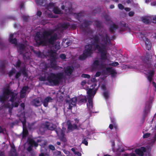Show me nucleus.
I'll use <instances>...</instances> for the list:
<instances>
[{
	"label": "nucleus",
	"instance_id": "nucleus-1",
	"mask_svg": "<svg viewBox=\"0 0 156 156\" xmlns=\"http://www.w3.org/2000/svg\"><path fill=\"white\" fill-rule=\"evenodd\" d=\"M58 35L54 33L52 29L49 30H44L41 33H37L35 36V40L38 46H44L46 44L47 41L50 44L52 45L53 49L56 50V51L60 48L59 44H56L54 45L55 42L57 39Z\"/></svg>",
	"mask_w": 156,
	"mask_h": 156
},
{
	"label": "nucleus",
	"instance_id": "nucleus-2",
	"mask_svg": "<svg viewBox=\"0 0 156 156\" xmlns=\"http://www.w3.org/2000/svg\"><path fill=\"white\" fill-rule=\"evenodd\" d=\"M63 77V73L58 72L56 73H51L48 74L47 79L45 76H41L39 78L40 81H45L47 80L52 85H59Z\"/></svg>",
	"mask_w": 156,
	"mask_h": 156
},
{
	"label": "nucleus",
	"instance_id": "nucleus-3",
	"mask_svg": "<svg viewBox=\"0 0 156 156\" xmlns=\"http://www.w3.org/2000/svg\"><path fill=\"white\" fill-rule=\"evenodd\" d=\"M92 46L90 44H88L85 46V48L83 54L80 55L79 58L81 60L86 59L88 56H90L93 53Z\"/></svg>",
	"mask_w": 156,
	"mask_h": 156
},
{
	"label": "nucleus",
	"instance_id": "nucleus-4",
	"mask_svg": "<svg viewBox=\"0 0 156 156\" xmlns=\"http://www.w3.org/2000/svg\"><path fill=\"white\" fill-rule=\"evenodd\" d=\"M10 93L8 88H5L3 91V94L0 96V101L4 103L9 98V95Z\"/></svg>",
	"mask_w": 156,
	"mask_h": 156
},
{
	"label": "nucleus",
	"instance_id": "nucleus-5",
	"mask_svg": "<svg viewBox=\"0 0 156 156\" xmlns=\"http://www.w3.org/2000/svg\"><path fill=\"white\" fill-rule=\"evenodd\" d=\"M92 39L93 40V45L95 46L97 50H101V48L102 47L103 45L104 44H101L100 45L99 44L100 40L99 37L97 35H95L93 37Z\"/></svg>",
	"mask_w": 156,
	"mask_h": 156
},
{
	"label": "nucleus",
	"instance_id": "nucleus-6",
	"mask_svg": "<svg viewBox=\"0 0 156 156\" xmlns=\"http://www.w3.org/2000/svg\"><path fill=\"white\" fill-rule=\"evenodd\" d=\"M57 59H50L49 65L48 67V68H51L54 70H57L62 69L57 65L56 63Z\"/></svg>",
	"mask_w": 156,
	"mask_h": 156
},
{
	"label": "nucleus",
	"instance_id": "nucleus-7",
	"mask_svg": "<svg viewBox=\"0 0 156 156\" xmlns=\"http://www.w3.org/2000/svg\"><path fill=\"white\" fill-rule=\"evenodd\" d=\"M106 48L105 45H103L102 47L101 48V50H97L98 51L101 53L100 59L102 60H106L107 59V53Z\"/></svg>",
	"mask_w": 156,
	"mask_h": 156
},
{
	"label": "nucleus",
	"instance_id": "nucleus-8",
	"mask_svg": "<svg viewBox=\"0 0 156 156\" xmlns=\"http://www.w3.org/2000/svg\"><path fill=\"white\" fill-rule=\"evenodd\" d=\"M101 37L102 38L101 41L102 43L101 44H104L105 45V48H106V45L108 43L110 42V40L108 34L106 33H103L101 34Z\"/></svg>",
	"mask_w": 156,
	"mask_h": 156
},
{
	"label": "nucleus",
	"instance_id": "nucleus-9",
	"mask_svg": "<svg viewBox=\"0 0 156 156\" xmlns=\"http://www.w3.org/2000/svg\"><path fill=\"white\" fill-rule=\"evenodd\" d=\"M18 50L20 54L23 55V57H24L26 56V54L27 53L26 51V46L23 44H19Z\"/></svg>",
	"mask_w": 156,
	"mask_h": 156
},
{
	"label": "nucleus",
	"instance_id": "nucleus-10",
	"mask_svg": "<svg viewBox=\"0 0 156 156\" xmlns=\"http://www.w3.org/2000/svg\"><path fill=\"white\" fill-rule=\"evenodd\" d=\"M91 23L92 22L91 21H88L86 19L83 20V23L81 24V26L83 32L85 33L86 32V30L85 28H87L89 26Z\"/></svg>",
	"mask_w": 156,
	"mask_h": 156
},
{
	"label": "nucleus",
	"instance_id": "nucleus-11",
	"mask_svg": "<svg viewBox=\"0 0 156 156\" xmlns=\"http://www.w3.org/2000/svg\"><path fill=\"white\" fill-rule=\"evenodd\" d=\"M135 152L139 156H144V153L146 151L145 147H140V148L136 149Z\"/></svg>",
	"mask_w": 156,
	"mask_h": 156
},
{
	"label": "nucleus",
	"instance_id": "nucleus-12",
	"mask_svg": "<svg viewBox=\"0 0 156 156\" xmlns=\"http://www.w3.org/2000/svg\"><path fill=\"white\" fill-rule=\"evenodd\" d=\"M53 100V99L50 96H48L42 101V103L44 107H47L48 106V103L52 102Z\"/></svg>",
	"mask_w": 156,
	"mask_h": 156
},
{
	"label": "nucleus",
	"instance_id": "nucleus-13",
	"mask_svg": "<svg viewBox=\"0 0 156 156\" xmlns=\"http://www.w3.org/2000/svg\"><path fill=\"white\" fill-rule=\"evenodd\" d=\"M41 98L38 97L34 99L32 101L33 105L35 107L41 106L42 104V101Z\"/></svg>",
	"mask_w": 156,
	"mask_h": 156
},
{
	"label": "nucleus",
	"instance_id": "nucleus-14",
	"mask_svg": "<svg viewBox=\"0 0 156 156\" xmlns=\"http://www.w3.org/2000/svg\"><path fill=\"white\" fill-rule=\"evenodd\" d=\"M74 69V67L72 66H67L64 70V72L67 76H69L71 75Z\"/></svg>",
	"mask_w": 156,
	"mask_h": 156
},
{
	"label": "nucleus",
	"instance_id": "nucleus-15",
	"mask_svg": "<svg viewBox=\"0 0 156 156\" xmlns=\"http://www.w3.org/2000/svg\"><path fill=\"white\" fill-rule=\"evenodd\" d=\"M144 43L145 45V48L146 49L149 50L151 49V44L150 41L146 37L143 38Z\"/></svg>",
	"mask_w": 156,
	"mask_h": 156
},
{
	"label": "nucleus",
	"instance_id": "nucleus-16",
	"mask_svg": "<svg viewBox=\"0 0 156 156\" xmlns=\"http://www.w3.org/2000/svg\"><path fill=\"white\" fill-rule=\"evenodd\" d=\"M38 145L41 146H45L47 145L48 142L46 140H44L43 138H40L37 139Z\"/></svg>",
	"mask_w": 156,
	"mask_h": 156
},
{
	"label": "nucleus",
	"instance_id": "nucleus-17",
	"mask_svg": "<svg viewBox=\"0 0 156 156\" xmlns=\"http://www.w3.org/2000/svg\"><path fill=\"white\" fill-rule=\"evenodd\" d=\"M27 142L29 146H37L38 145L37 140L36 141L33 139L28 138Z\"/></svg>",
	"mask_w": 156,
	"mask_h": 156
},
{
	"label": "nucleus",
	"instance_id": "nucleus-18",
	"mask_svg": "<svg viewBox=\"0 0 156 156\" xmlns=\"http://www.w3.org/2000/svg\"><path fill=\"white\" fill-rule=\"evenodd\" d=\"M56 50H52L51 49L48 51V54L51 57L50 59H57Z\"/></svg>",
	"mask_w": 156,
	"mask_h": 156
},
{
	"label": "nucleus",
	"instance_id": "nucleus-19",
	"mask_svg": "<svg viewBox=\"0 0 156 156\" xmlns=\"http://www.w3.org/2000/svg\"><path fill=\"white\" fill-rule=\"evenodd\" d=\"M118 26L116 25L115 23H113L110 26L109 30L111 34H113L114 32V30L118 29Z\"/></svg>",
	"mask_w": 156,
	"mask_h": 156
},
{
	"label": "nucleus",
	"instance_id": "nucleus-20",
	"mask_svg": "<svg viewBox=\"0 0 156 156\" xmlns=\"http://www.w3.org/2000/svg\"><path fill=\"white\" fill-rule=\"evenodd\" d=\"M66 130V129L65 128V130H61L60 132H58L56 131L57 134L59 136L60 135V138L61 139H62L63 140L65 141L66 139L64 137L65 131Z\"/></svg>",
	"mask_w": 156,
	"mask_h": 156
},
{
	"label": "nucleus",
	"instance_id": "nucleus-21",
	"mask_svg": "<svg viewBox=\"0 0 156 156\" xmlns=\"http://www.w3.org/2000/svg\"><path fill=\"white\" fill-rule=\"evenodd\" d=\"M77 128V125L76 124H73L72 125L70 122H69L68 125L67 130H73L76 129Z\"/></svg>",
	"mask_w": 156,
	"mask_h": 156
},
{
	"label": "nucleus",
	"instance_id": "nucleus-22",
	"mask_svg": "<svg viewBox=\"0 0 156 156\" xmlns=\"http://www.w3.org/2000/svg\"><path fill=\"white\" fill-rule=\"evenodd\" d=\"M13 35L12 34H10L9 39V41L10 43L16 45L17 44V40L16 38H13Z\"/></svg>",
	"mask_w": 156,
	"mask_h": 156
},
{
	"label": "nucleus",
	"instance_id": "nucleus-23",
	"mask_svg": "<svg viewBox=\"0 0 156 156\" xmlns=\"http://www.w3.org/2000/svg\"><path fill=\"white\" fill-rule=\"evenodd\" d=\"M106 71L110 73L112 76H114L116 74L115 70L111 67H107L106 68Z\"/></svg>",
	"mask_w": 156,
	"mask_h": 156
},
{
	"label": "nucleus",
	"instance_id": "nucleus-24",
	"mask_svg": "<svg viewBox=\"0 0 156 156\" xmlns=\"http://www.w3.org/2000/svg\"><path fill=\"white\" fill-rule=\"evenodd\" d=\"M106 71L110 73L112 76H114L116 74L115 70L111 67H107L106 68Z\"/></svg>",
	"mask_w": 156,
	"mask_h": 156
},
{
	"label": "nucleus",
	"instance_id": "nucleus-25",
	"mask_svg": "<svg viewBox=\"0 0 156 156\" xmlns=\"http://www.w3.org/2000/svg\"><path fill=\"white\" fill-rule=\"evenodd\" d=\"M96 90H93L92 89H89L87 91L88 94L87 97H93L96 93Z\"/></svg>",
	"mask_w": 156,
	"mask_h": 156
},
{
	"label": "nucleus",
	"instance_id": "nucleus-26",
	"mask_svg": "<svg viewBox=\"0 0 156 156\" xmlns=\"http://www.w3.org/2000/svg\"><path fill=\"white\" fill-rule=\"evenodd\" d=\"M9 91L10 92L9 93V95H10V96L11 97V98L10 99L9 101L12 103H13L14 102L15 99H16L15 98V97L16 96L17 94L16 93H14L13 91H11L9 89Z\"/></svg>",
	"mask_w": 156,
	"mask_h": 156
},
{
	"label": "nucleus",
	"instance_id": "nucleus-27",
	"mask_svg": "<svg viewBox=\"0 0 156 156\" xmlns=\"http://www.w3.org/2000/svg\"><path fill=\"white\" fill-rule=\"evenodd\" d=\"M16 147H11L9 156H17Z\"/></svg>",
	"mask_w": 156,
	"mask_h": 156
},
{
	"label": "nucleus",
	"instance_id": "nucleus-28",
	"mask_svg": "<svg viewBox=\"0 0 156 156\" xmlns=\"http://www.w3.org/2000/svg\"><path fill=\"white\" fill-rule=\"evenodd\" d=\"M76 98H73L70 99L69 100H66V103H70L73 106H76Z\"/></svg>",
	"mask_w": 156,
	"mask_h": 156
},
{
	"label": "nucleus",
	"instance_id": "nucleus-29",
	"mask_svg": "<svg viewBox=\"0 0 156 156\" xmlns=\"http://www.w3.org/2000/svg\"><path fill=\"white\" fill-rule=\"evenodd\" d=\"M20 120L22 122L23 126L25 127L26 126V117L25 115L22 116H20L19 118Z\"/></svg>",
	"mask_w": 156,
	"mask_h": 156
},
{
	"label": "nucleus",
	"instance_id": "nucleus-30",
	"mask_svg": "<svg viewBox=\"0 0 156 156\" xmlns=\"http://www.w3.org/2000/svg\"><path fill=\"white\" fill-rule=\"evenodd\" d=\"M35 1L37 5L44 6L45 5L44 3L46 2V0H35Z\"/></svg>",
	"mask_w": 156,
	"mask_h": 156
},
{
	"label": "nucleus",
	"instance_id": "nucleus-31",
	"mask_svg": "<svg viewBox=\"0 0 156 156\" xmlns=\"http://www.w3.org/2000/svg\"><path fill=\"white\" fill-rule=\"evenodd\" d=\"M123 147H119L117 149L115 152L117 155H120L121 152H122L124 151L125 149Z\"/></svg>",
	"mask_w": 156,
	"mask_h": 156
},
{
	"label": "nucleus",
	"instance_id": "nucleus-32",
	"mask_svg": "<svg viewBox=\"0 0 156 156\" xmlns=\"http://www.w3.org/2000/svg\"><path fill=\"white\" fill-rule=\"evenodd\" d=\"M93 65L94 66H100L101 67L105 66V64L103 63H100L98 60H95L93 62Z\"/></svg>",
	"mask_w": 156,
	"mask_h": 156
},
{
	"label": "nucleus",
	"instance_id": "nucleus-33",
	"mask_svg": "<svg viewBox=\"0 0 156 156\" xmlns=\"http://www.w3.org/2000/svg\"><path fill=\"white\" fill-rule=\"evenodd\" d=\"M29 87L28 86H23L20 91L21 94H26L27 91L29 89Z\"/></svg>",
	"mask_w": 156,
	"mask_h": 156
},
{
	"label": "nucleus",
	"instance_id": "nucleus-34",
	"mask_svg": "<svg viewBox=\"0 0 156 156\" xmlns=\"http://www.w3.org/2000/svg\"><path fill=\"white\" fill-rule=\"evenodd\" d=\"M5 64L3 63L0 65V72L3 74L5 73Z\"/></svg>",
	"mask_w": 156,
	"mask_h": 156
},
{
	"label": "nucleus",
	"instance_id": "nucleus-35",
	"mask_svg": "<svg viewBox=\"0 0 156 156\" xmlns=\"http://www.w3.org/2000/svg\"><path fill=\"white\" fill-rule=\"evenodd\" d=\"M70 26L69 22L64 23L61 25V27L64 29H66Z\"/></svg>",
	"mask_w": 156,
	"mask_h": 156
},
{
	"label": "nucleus",
	"instance_id": "nucleus-36",
	"mask_svg": "<svg viewBox=\"0 0 156 156\" xmlns=\"http://www.w3.org/2000/svg\"><path fill=\"white\" fill-rule=\"evenodd\" d=\"M44 126L47 129L52 130L54 129V128L52 126V125L50 124H49L48 123L47 124H46L44 125Z\"/></svg>",
	"mask_w": 156,
	"mask_h": 156
},
{
	"label": "nucleus",
	"instance_id": "nucleus-37",
	"mask_svg": "<svg viewBox=\"0 0 156 156\" xmlns=\"http://www.w3.org/2000/svg\"><path fill=\"white\" fill-rule=\"evenodd\" d=\"M53 12L55 14H59L61 13V11L58 7H55L53 9Z\"/></svg>",
	"mask_w": 156,
	"mask_h": 156
},
{
	"label": "nucleus",
	"instance_id": "nucleus-38",
	"mask_svg": "<svg viewBox=\"0 0 156 156\" xmlns=\"http://www.w3.org/2000/svg\"><path fill=\"white\" fill-rule=\"evenodd\" d=\"M28 132L27 129L25 128V129H23V132L22 136L23 137H26L28 134Z\"/></svg>",
	"mask_w": 156,
	"mask_h": 156
},
{
	"label": "nucleus",
	"instance_id": "nucleus-39",
	"mask_svg": "<svg viewBox=\"0 0 156 156\" xmlns=\"http://www.w3.org/2000/svg\"><path fill=\"white\" fill-rule=\"evenodd\" d=\"M22 64L21 61L19 60H18L16 62L15 66L16 67V68H20L21 67V66Z\"/></svg>",
	"mask_w": 156,
	"mask_h": 156
},
{
	"label": "nucleus",
	"instance_id": "nucleus-40",
	"mask_svg": "<svg viewBox=\"0 0 156 156\" xmlns=\"http://www.w3.org/2000/svg\"><path fill=\"white\" fill-rule=\"evenodd\" d=\"M109 92L107 91L103 93V95L105 99H106L108 98L109 97Z\"/></svg>",
	"mask_w": 156,
	"mask_h": 156
},
{
	"label": "nucleus",
	"instance_id": "nucleus-41",
	"mask_svg": "<svg viewBox=\"0 0 156 156\" xmlns=\"http://www.w3.org/2000/svg\"><path fill=\"white\" fill-rule=\"evenodd\" d=\"M21 72L22 73L23 75L25 77H28V74L27 73V72L26 70V69L25 68H23L21 70Z\"/></svg>",
	"mask_w": 156,
	"mask_h": 156
},
{
	"label": "nucleus",
	"instance_id": "nucleus-42",
	"mask_svg": "<svg viewBox=\"0 0 156 156\" xmlns=\"http://www.w3.org/2000/svg\"><path fill=\"white\" fill-rule=\"evenodd\" d=\"M105 21L107 22L110 23L112 22V21L111 20V18L108 15H106L105 16Z\"/></svg>",
	"mask_w": 156,
	"mask_h": 156
},
{
	"label": "nucleus",
	"instance_id": "nucleus-43",
	"mask_svg": "<svg viewBox=\"0 0 156 156\" xmlns=\"http://www.w3.org/2000/svg\"><path fill=\"white\" fill-rule=\"evenodd\" d=\"M142 21L146 24H149L150 23L149 20L145 17H143L142 19Z\"/></svg>",
	"mask_w": 156,
	"mask_h": 156
},
{
	"label": "nucleus",
	"instance_id": "nucleus-44",
	"mask_svg": "<svg viewBox=\"0 0 156 156\" xmlns=\"http://www.w3.org/2000/svg\"><path fill=\"white\" fill-rule=\"evenodd\" d=\"M93 97H87L88 101V104L91 105H92L93 98Z\"/></svg>",
	"mask_w": 156,
	"mask_h": 156
},
{
	"label": "nucleus",
	"instance_id": "nucleus-45",
	"mask_svg": "<svg viewBox=\"0 0 156 156\" xmlns=\"http://www.w3.org/2000/svg\"><path fill=\"white\" fill-rule=\"evenodd\" d=\"M34 52L36 55H37V56L38 57H41L42 53L40 51H34Z\"/></svg>",
	"mask_w": 156,
	"mask_h": 156
},
{
	"label": "nucleus",
	"instance_id": "nucleus-46",
	"mask_svg": "<svg viewBox=\"0 0 156 156\" xmlns=\"http://www.w3.org/2000/svg\"><path fill=\"white\" fill-rule=\"evenodd\" d=\"M95 23L96 26L98 27H100L101 26V24L100 21L98 20H96L95 22Z\"/></svg>",
	"mask_w": 156,
	"mask_h": 156
},
{
	"label": "nucleus",
	"instance_id": "nucleus-47",
	"mask_svg": "<svg viewBox=\"0 0 156 156\" xmlns=\"http://www.w3.org/2000/svg\"><path fill=\"white\" fill-rule=\"evenodd\" d=\"M87 101L86 97L85 96L84 98L81 99L80 101L79 102L81 103H85Z\"/></svg>",
	"mask_w": 156,
	"mask_h": 156
},
{
	"label": "nucleus",
	"instance_id": "nucleus-48",
	"mask_svg": "<svg viewBox=\"0 0 156 156\" xmlns=\"http://www.w3.org/2000/svg\"><path fill=\"white\" fill-rule=\"evenodd\" d=\"M119 65V63L117 62H114L109 64V65L110 66H116Z\"/></svg>",
	"mask_w": 156,
	"mask_h": 156
},
{
	"label": "nucleus",
	"instance_id": "nucleus-49",
	"mask_svg": "<svg viewBox=\"0 0 156 156\" xmlns=\"http://www.w3.org/2000/svg\"><path fill=\"white\" fill-rule=\"evenodd\" d=\"M16 70L15 69L12 70L8 73L9 76V77H11L13 74L15 73Z\"/></svg>",
	"mask_w": 156,
	"mask_h": 156
},
{
	"label": "nucleus",
	"instance_id": "nucleus-50",
	"mask_svg": "<svg viewBox=\"0 0 156 156\" xmlns=\"http://www.w3.org/2000/svg\"><path fill=\"white\" fill-rule=\"evenodd\" d=\"M145 58L147 62L150 61V59H151L150 56L148 53L146 54L145 56Z\"/></svg>",
	"mask_w": 156,
	"mask_h": 156
},
{
	"label": "nucleus",
	"instance_id": "nucleus-51",
	"mask_svg": "<svg viewBox=\"0 0 156 156\" xmlns=\"http://www.w3.org/2000/svg\"><path fill=\"white\" fill-rule=\"evenodd\" d=\"M154 73L155 71L154 69L150 70H149L148 75L153 76L154 75Z\"/></svg>",
	"mask_w": 156,
	"mask_h": 156
},
{
	"label": "nucleus",
	"instance_id": "nucleus-52",
	"mask_svg": "<svg viewBox=\"0 0 156 156\" xmlns=\"http://www.w3.org/2000/svg\"><path fill=\"white\" fill-rule=\"evenodd\" d=\"M121 25L122 26L125 27L126 28H128V24L126 23H125L123 21L121 22Z\"/></svg>",
	"mask_w": 156,
	"mask_h": 156
},
{
	"label": "nucleus",
	"instance_id": "nucleus-53",
	"mask_svg": "<svg viewBox=\"0 0 156 156\" xmlns=\"http://www.w3.org/2000/svg\"><path fill=\"white\" fill-rule=\"evenodd\" d=\"M4 43L3 42L2 39L0 38V48L2 49L4 47Z\"/></svg>",
	"mask_w": 156,
	"mask_h": 156
},
{
	"label": "nucleus",
	"instance_id": "nucleus-54",
	"mask_svg": "<svg viewBox=\"0 0 156 156\" xmlns=\"http://www.w3.org/2000/svg\"><path fill=\"white\" fill-rule=\"evenodd\" d=\"M151 136V133H146L144 134L143 138H147Z\"/></svg>",
	"mask_w": 156,
	"mask_h": 156
},
{
	"label": "nucleus",
	"instance_id": "nucleus-55",
	"mask_svg": "<svg viewBox=\"0 0 156 156\" xmlns=\"http://www.w3.org/2000/svg\"><path fill=\"white\" fill-rule=\"evenodd\" d=\"M100 11V9L99 8H97L93 11L92 14L94 15H95V13H97L98 12H99Z\"/></svg>",
	"mask_w": 156,
	"mask_h": 156
},
{
	"label": "nucleus",
	"instance_id": "nucleus-56",
	"mask_svg": "<svg viewBox=\"0 0 156 156\" xmlns=\"http://www.w3.org/2000/svg\"><path fill=\"white\" fill-rule=\"evenodd\" d=\"M81 77L83 78H86L88 79H90V76L87 74H82L81 75Z\"/></svg>",
	"mask_w": 156,
	"mask_h": 156
},
{
	"label": "nucleus",
	"instance_id": "nucleus-57",
	"mask_svg": "<svg viewBox=\"0 0 156 156\" xmlns=\"http://www.w3.org/2000/svg\"><path fill=\"white\" fill-rule=\"evenodd\" d=\"M59 57L62 59L64 60L66 58V55L64 54H61L60 55Z\"/></svg>",
	"mask_w": 156,
	"mask_h": 156
},
{
	"label": "nucleus",
	"instance_id": "nucleus-58",
	"mask_svg": "<svg viewBox=\"0 0 156 156\" xmlns=\"http://www.w3.org/2000/svg\"><path fill=\"white\" fill-rule=\"evenodd\" d=\"M21 73L20 72H17L16 75L15 76V78L17 79L18 78L21 76Z\"/></svg>",
	"mask_w": 156,
	"mask_h": 156
},
{
	"label": "nucleus",
	"instance_id": "nucleus-59",
	"mask_svg": "<svg viewBox=\"0 0 156 156\" xmlns=\"http://www.w3.org/2000/svg\"><path fill=\"white\" fill-rule=\"evenodd\" d=\"M110 119L111 121V122L112 123V124H113V125H115L116 124V123L115 122V119L112 117H110Z\"/></svg>",
	"mask_w": 156,
	"mask_h": 156
},
{
	"label": "nucleus",
	"instance_id": "nucleus-60",
	"mask_svg": "<svg viewBox=\"0 0 156 156\" xmlns=\"http://www.w3.org/2000/svg\"><path fill=\"white\" fill-rule=\"evenodd\" d=\"M118 7L121 10H122L124 8V6L120 3L118 4Z\"/></svg>",
	"mask_w": 156,
	"mask_h": 156
},
{
	"label": "nucleus",
	"instance_id": "nucleus-61",
	"mask_svg": "<svg viewBox=\"0 0 156 156\" xmlns=\"http://www.w3.org/2000/svg\"><path fill=\"white\" fill-rule=\"evenodd\" d=\"M77 18L79 19V17H82L83 16V12H80L78 13L77 15Z\"/></svg>",
	"mask_w": 156,
	"mask_h": 156
},
{
	"label": "nucleus",
	"instance_id": "nucleus-62",
	"mask_svg": "<svg viewBox=\"0 0 156 156\" xmlns=\"http://www.w3.org/2000/svg\"><path fill=\"white\" fill-rule=\"evenodd\" d=\"M114 128L115 130V132L116 133L118 131V128L117 125V124L114 125Z\"/></svg>",
	"mask_w": 156,
	"mask_h": 156
},
{
	"label": "nucleus",
	"instance_id": "nucleus-63",
	"mask_svg": "<svg viewBox=\"0 0 156 156\" xmlns=\"http://www.w3.org/2000/svg\"><path fill=\"white\" fill-rule=\"evenodd\" d=\"M134 12L133 11H130L128 13L129 16L132 17L134 16Z\"/></svg>",
	"mask_w": 156,
	"mask_h": 156
},
{
	"label": "nucleus",
	"instance_id": "nucleus-64",
	"mask_svg": "<svg viewBox=\"0 0 156 156\" xmlns=\"http://www.w3.org/2000/svg\"><path fill=\"white\" fill-rule=\"evenodd\" d=\"M101 74V73L100 71L97 72L95 75H94L95 77H97L99 76Z\"/></svg>",
	"mask_w": 156,
	"mask_h": 156
}]
</instances>
